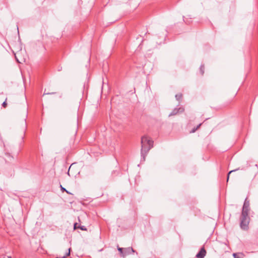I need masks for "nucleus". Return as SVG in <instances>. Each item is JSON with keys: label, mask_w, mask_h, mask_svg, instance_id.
Listing matches in <instances>:
<instances>
[{"label": "nucleus", "mask_w": 258, "mask_h": 258, "mask_svg": "<svg viewBox=\"0 0 258 258\" xmlns=\"http://www.w3.org/2000/svg\"><path fill=\"white\" fill-rule=\"evenodd\" d=\"M249 211V202L245 200L242 208V213L240 217V226L242 229L247 230L248 228V224L250 218L248 216V212Z\"/></svg>", "instance_id": "1"}, {"label": "nucleus", "mask_w": 258, "mask_h": 258, "mask_svg": "<svg viewBox=\"0 0 258 258\" xmlns=\"http://www.w3.org/2000/svg\"><path fill=\"white\" fill-rule=\"evenodd\" d=\"M118 250L121 253H122L123 248L120 247H118Z\"/></svg>", "instance_id": "16"}, {"label": "nucleus", "mask_w": 258, "mask_h": 258, "mask_svg": "<svg viewBox=\"0 0 258 258\" xmlns=\"http://www.w3.org/2000/svg\"><path fill=\"white\" fill-rule=\"evenodd\" d=\"M142 148L141 154V161H145V157L149 150L153 147V141L148 138L146 136H143L141 139Z\"/></svg>", "instance_id": "2"}, {"label": "nucleus", "mask_w": 258, "mask_h": 258, "mask_svg": "<svg viewBox=\"0 0 258 258\" xmlns=\"http://www.w3.org/2000/svg\"><path fill=\"white\" fill-rule=\"evenodd\" d=\"M200 73L202 75H203L204 74V65L201 64L200 68Z\"/></svg>", "instance_id": "7"}, {"label": "nucleus", "mask_w": 258, "mask_h": 258, "mask_svg": "<svg viewBox=\"0 0 258 258\" xmlns=\"http://www.w3.org/2000/svg\"><path fill=\"white\" fill-rule=\"evenodd\" d=\"M206 254V251L204 247L202 248L199 252L197 254V258H204Z\"/></svg>", "instance_id": "5"}, {"label": "nucleus", "mask_w": 258, "mask_h": 258, "mask_svg": "<svg viewBox=\"0 0 258 258\" xmlns=\"http://www.w3.org/2000/svg\"><path fill=\"white\" fill-rule=\"evenodd\" d=\"M6 100L7 99L5 100V101H4L3 104H2V106L4 107H6L7 105V103L6 102Z\"/></svg>", "instance_id": "14"}, {"label": "nucleus", "mask_w": 258, "mask_h": 258, "mask_svg": "<svg viewBox=\"0 0 258 258\" xmlns=\"http://www.w3.org/2000/svg\"><path fill=\"white\" fill-rule=\"evenodd\" d=\"M78 228L83 231H87V229L85 226L78 225Z\"/></svg>", "instance_id": "9"}, {"label": "nucleus", "mask_w": 258, "mask_h": 258, "mask_svg": "<svg viewBox=\"0 0 258 258\" xmlns=\"http://www.w3.org/2000/svg\"><path fill=\"white\" fill-rule=\"evenodd\" d=\"M182 96V94H180V93L177 94L175 95L176 99L178 101H179L181 99Z\"/></svg>", "instance_id": "8"}, {"label": "nucleus", "mask_w": 258, "mask_h": 258, "mask_svg": "<svg viewBox=\"0 0 258 258\" xmlns=\"http://www.w3.org/2000/svg\"><path fill=\"white\" fill-rule=\"evenodd\" d=\"M71 249V248H69V252L68 253H67L64 255H63L62 257V258H66L67 256L70 255Z\"/></svg>", "instance_id": "10"}, {"label": "nucleus", "mask_w": 258, "mask_h": 258, "mask_svg": "<svg viewBox=\"0 0 258 258\" xmlns=\"http://www.w3.org/2000/svg\"><path fill=\"white\" fill-rule=\"evenodd\" d=\"M75 166V164H72L69 168L68 174L70 177H76L77 175L80 173L79 171H77L76 172H74Z\"/></svg>", "instance_id": "3"}, {"label": "nucleus", "mask_w": 258, "mask_h": 258, "mask_svg": "<svg viewBox=\"0 0 258 258\" xmlns=\"http://www.w3.org/2000/svg\"><path fill=\"white\" fill-rule=\"evenodd\" d=\"M60 188L62 191H66L67 192L69 193V192L60 185Z\"/></svg>", "instance_id": "15"}, {"label": "nucleus", "mask_w": 258, "mask_h": 258, "mask_svg": "<svg viewBox=\"0 0 258 258\" xmlns=\"http://www.w3.org/2000/svg\"><path fill=\"white\" fill-rule=\"evenodd\" d=\"M237 170V169L233 170H231V171H229V172H228V173L227 174V178H229V175H230V174L232 172H234V171H236Z\"/></svg>", "instance_id": "12"}, {"label": "nucleus", "mask_w": 258, "mask_h": 258, "mask_svg": "<svg viewBox=\"0 0 258 258\" xmlns=\"http://www.w3.org/2000/svg\"><path fill=\"white\" fill-rule=\"evenodd\" d=\"M126 254H130L131 252H135V251L132 247H128L126 249Z\"/></svg>", "instance_id": "6"}, {"label": "nucleus", "mask_w": 258, "mask_h": 258, "mask_svg": "<svg viewBox=\"0 0 258 258\" xmlns=\"http://www.w3.org/2000/svg\"><path fill=\"white\" fill-rule=\"evenodd\" d=\"M229 179V178H227V182H228V181Z\"/></svg>", "instance_id": "19"}, {"label": "nucleus", "mask_w": 258, "mask_h": 258, "mask_svg": "<svg viewBox=\"0 0 258 258\" xmlns=\"http://www.w3.org/2000/svg\"><path fill=\"white\" fill-rule=\"evenodd\" d=\"M184 110L183 107L175 108L169 114V116L175 115L179 112H182Z\"/></svg>", "instance_id": "4"}, {"label": "nucleus", "mask_w": 258, "mask_h": 258, "mask_svg": "<svg viewBox=\"0 0 258 258\" xmlns=\"http://www.w3.org/2000/svg\"><path fill=\"white\" fill-rule=\"evenodd\" d=\"M9 258H11V257H9Z\"/></svg>", "instance_id": "20"}, {"label": "nucleus", "mask_w": 258, "mask_h": 258, "mask_svg": "<svg viewBox=\"0 0 258 258\" xmlns=\"http://www.w3.org/2000/svg\"><path fill=\"white\" fill-rule=\"evenodd\" d=\"M197 130V128L194 127L191 131V133H195Z\"/></svg>", "instance_id": "17"}, {"label": "nucleus", "mask_w": 258, "mask_h": 258, "mask_svg": "<svg viewBox=\"0 0 258 258\" xmlns=\"http://www.w3.org/2000/svg\"><path fill=\"white\" fill-rule=\"evenodd\" d=\"M55 93H56L55 92L46 93V90H45L44 94H43V95H48V94H54Z\"/></svg>", "instance_id": "11"}, {"label": "nucleus", "mask_w": 258, "mask_h": 258, "mask_svg": "<svg viewBox=\"0 0 258 258\" xmlns=\"http://www.w3.org/2000/svg\"><path fill=\"white\" fill-rule=\"evenodd\" d=\"M78 223H75L74 225V229H79L78 228Z\"/></svg>", "instance_id": "13"}, {"label": "nucleus", "mask_w": 258, "mask_h": 258, "mask_svg": "<svg viewBox=\"0 0 258 258\" xmlns=\"http://www.w3.org/2000/svg\"><path fill=\"white\" fill-rule=\"evenodd\" d=\"M202 125V123H200L199 125H198L197 126V127L196 128H197V130L201 126V125Z\"/></svg>", "instance_id": "18"}]
</instances>
